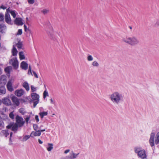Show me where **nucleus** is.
I'll list each match as a JSON object with an SVG mask.
<instances>
[{
  "label": "nucleus",
  "instance_id": "obj_52",
  "mask_svg": "<svg viewBox=\"0 0 159 159\" xmlns=\"http://www.w3.org/2000/svg\"><path fill=\"white\" fill-rule=\"evenodd\" d=\"M35 119L37 120V122H38L39 120V117L37 115H36L35 116Z\"/></svg>",
  "mask_w": 159,
  "mask_h": 159
},
{
  "label": "nucleus",
  "instance_id": "obj_21",
  "mask_svg": "<svg viewBox=\"0 0 159 159\" xmlns=\"http://www.w3.org/2000/svg\"><path fill=\"white\" fill-rule=\"evenodd\" d=\"M142 148L139 146H136L134 148V152L138 154L141 150Z\"/></svg>",
  "mask_w": 159,
  "mask_h": 159
},
{
  "label": "nucleus",
  "instance_id": "obj_55",
  "mask_svg": "<svg viewBox=\"0 0 159 159\" xmlns=\"http://www.w3.org/2000/svg\"><path fill=\"white\" fill-rule=\"evenodd\" d=\"M70 151V150L68 149H67V150H66L64 151V153L65 154H67Z\"/></svg>",
  "mask_w": 159,
  "mask_h": 159
},
{
  "label": "nucleus",
  "instance_id": "obj_61",
  "mask_svg": "<svg viewBox=\"0 0 159 159\" xmlns=\"http://www.w3.org/2000/svg\"><path fill=\"white\" fill-rule=\"evenodd\" d=\"M45 129H44L41 130H40V131H41V132H43V131H45Z\"/></svg>",
  "mask_w": 159,
  "mask_h": 159
},
{
  "label": "nucleus",
  "instance_id": "obj_22",
  "mask_svg": "<svg viewBox=\"0 0 159 159\" xmlns=\"http://www.w3.org/2000/svg\"><path fill=\"white\" fill-rule=\"evenodd\" d=\"M11 52L12 55L13 56H16L17 54L18 51L14 45L13 46V48Z\"/></svg>",
  "mask_w": 159,
  "mask_h": 159
},
{
  "label": "nucleus",
  "instance_id": "obj_46",
  "mask_svg": "<svg viewBox=\"0 0 159 159\" xmlns=\"http://www.w3.org/2000/svg\"><path fill=\"white\" fill-rule=\"evenodd\" d=\"M0 8L1 9H2L3 10H5L7 9V7H6L5 6L2 5L0 7Z\"/></svg>",
  "mask_w": 159,
  "mask_h": 159
},
{
  "label": "nucleus",
  "instance_id": "obj_50",
  "mask_svg": "<svg viewBox=\"0 0 159 159\" xmlns=\"http://www.w3.org/2000/svg\"><path fill=\"white\" fill-rule=\"evenodd\" d=\"M55 113H56V112H55V113H52L51 116H50L52 117H54V116H55V117H57V116L56 115Z\"/></svg>",
  "mask_w": 159,
  "mask_h": 159
},
{
  "label": "nucleus",
  "instance_id": "obj_11",
  "mask_svg": "<svg viewBox=\"0 0 159 159\" xmlns=\"http://www.w3.org/2000/svg\"><path fill=\"white\" fill-rule=\"evenodd\" d=\"M5 21L8 24H11V19L10 15L7 12L5 15Z\"/></svg>",
  "mask_w": 159,
  "mask_h": 159
},
{
  "label": "nucleus",
  "instance_id": "obj_43",
  "mask_svg": "<svg viewBox=\"0 0 159 159\" xmlns=\"http://www.w3.org/2000/svg\"><path fill=\"white\" fill-rule=\"evenodd\" d=\"M31 89L32 92H34L36 90V88L33 86H31Z\"/></svg>",
  "mask_w": 159,
  "mask_h": 159
},
{
  "label": "nucleus",
  "instance_id": "obj_41",
  "mask_svg": "<svg viewBox=\"0 0 159 159\" xmlns=\"http://www.w3.org/2000/svg\"><path fill=\"white\" fill-rule=\"evenodd\" d=\"M30 118V116H26V118L25 119V120L26 123H28V121H29Z\"/></svg>",
  "mask_w": 159,
  "mask_h": 159
},
{
  "label": "nucleus",
  "instance_id": "obj_13",
  "mask_svg": "<svg viewBox=\"0 0 159 159\" xmlns=\"http://www.w3.org/2000/svg\"><path fill=\"white\" fill-rule=\"evenodd\" d=\"M25 93V92L23 89H20L17 90L15 91V94L18 97H20L23 95Z\"/></svg>",
  "mask_w": 159,
  "mask_h": 159
},
{
  "label": "nucleus",
  "instance_id": "obj_56",
  "mask_svg": "<svg viewBox=\"0 0 159 159\" xmlns=\"http://www.w3.org/2000/svg\"><path fill=\"white\" fill-rule=\"evenodd\" d=\"M38 142L39 143L41 144H42L43 143V142L39 139H38Z\"/></svg>",
  "mask_w": 159,
  "mask_h": 159
},
{
  "label": "nucleus",
  "instance_id": "obj_7",
  "mask_svg": "<svg viewBox=\"0 0 159 159\" xmlns=\"http://www.w3.org/2000/svg\"><path fill=\"white\" fill-rule=\"evenodd\" d=\"M32 98L34 100H35L34 103V107H35L39 103V96L35 93H33L32 94Z\"/></svg>",
  "mask_w": 159,
  "mask_h": 159
},
{
  "label": "nucleus",
  "instance_id": "obj_5",
  "mask_svg": "<svg viewBox=\"0 0 159 159\" xmlns=\"http://www.w3.org/2000/svg\"><path fill=\"white\" fill-rule=\"evenodd\" d=\"M9 63L12 65L15 69H17L18 67V62L17 58L15 57L10 61Z\"/></svg>",
  "mask_w": 159,
  "mask_h": 159
},
{
  "label": "nucleus",
  "instance_id": "obj_3",
  "mask_svg": "<svg viewBox=\"0 0 159 159\" xmlns=\"http://www.w3.org/2000/svg\"><path fill=\"white\" fill-rule=\"evenodd\" d=\"M149 143L151 147L154 146L155 144L157 145L159 143V132H157L155 137V134L153 132L151 133L149 139Z\"/></svg>",
  "mask_w": 159,
  "mask_h": 159
},
{
  "label": "nucleus",
  "instance_id": "obj_26",
  "mask_svg": "<svg viewBox=\"0 0 159 159\" xmlns=\"http://www.w3.org/2000/svg\"><path fill=\"white\" fill-rule=\"evenodd\" d=\"M1 133L4 135L6 137H7L9 135V133L7 130H2Z\"/></svg>",
  "mask_w": 159,
  "mask_h": 159
},
{
  "label": "nucleus",
  "instance_id": "obj_10",
  "mask_svg": "<svg viewBox=\"0 0 159 159\" xmlns=\"http://www.w3.org/2000/svg\"><path fill=\"white\" fill-rule=\"evenodd\" d=\"M7 80V76L5 75H2L0 76V84L4 85L6 84Z\"/></svg>",
  "mask_w": 159,
  "mask_h": 159
},
{
  "label": "nucleus",
  "instance_id": "obj_25",
  "mask_svg": "<svg viewBox=\"0 0 159 159\" xmlns=\"http://www.w3.org/2000/svg\"><path fill=\"white\" fill-rule=\"evenodd\" d=\"M19 58L20 60L24 59H25V56L23 52H20L19 53Z\"/></svg>",
  "mask_w": 159,
  "mask_h": 159
},
{
  "label": "nucleus",
  "instance_id": "obj_40",
  "mask_svg": "<svg viewBox=\"0 0 159 159\" xmlns=\"http://www.w3.org/2000/svg\"><path fill=\"white\" fill-rule=\"evenodd\" d=\"M155 25L156 26H159V18L157 20Z\"/></svg>",
  "mask_w": 159,
  "mask_h": 159
},
{
  "label": "nucleus",
  "instance_id": "obj_19",
  "mask_svg": "<svg viewBox=\"0 0 159 159\" xmlns=\"http://www.w3.org/2000/svg\"><path fill=\"white\" fill-rule=\"evenodd\" d=\"M12 101L13 103L17 106L19 105L20 102L19 100L16 97H13L12 98Z\"/></svg>",
  "mask_w": 159,
  "mask_h": 159
},
{
  "label": "nucleus",
  "instance_id": "obj_48",
  "mask_svg": "<svg viewBox=\"0 0 159 159\" xmlns=\"http://www.w3.org/2000/svg\"><path fill=\"white\" fill-rule=\"evenodd\" d=\"M2 110H3V109H0V117H1V115H3V112L2 111Z\"/></svg>",
  "mask_w": 159,
  "mask_h": 159
},
{
  "label": "nucleus",
  "instance_id": "obj_6",
  "mask_svg": "<svg viewBox=\"0 0 159 159\" xmlns=\"http://www.w3.org/2000/svg\"><path fill=\"white\" fill-rule=\"evenodd\" d=\"M14 80V78H11L8 80L7 84V89L10 92H12L14 90L12 85Z\"/></svg>",
  "mask_w": 159,
  "mask_h": 159
},
{
  "label": "nucleus",
  "instance_id": "obj_35",
  "mask_svg": "<svg viewBox=\"0 0 159 159\" xmlns=\"http://www.w3.org/2000/svg\"><path fill=\"white\" fill-rule=\"evenodd\" d=\"M92 65L93 66H95L96 67H98L99 66V64L96 61H93L92 63Z\"/></svg>",
  "mask_w": 159,
  "mask_h": 159
},
{
  "label": "nucleus",
  "instance_id": "obj_33",
  "mask_svg": "<svg viewBox=\"0 0 159 159\" xmlns=\"http://www.w3.org/2000/svg\"><path fill=\"white\" fill-rule=\"evenodd\" d=\"M40 116L41 118H43L44 116H46L47 115V112H43L39 113Z\"/></svg>",
  "mask_w": 159,
  "mask_h": 159
},
{
  "label": "nucleus",
  "instance_id": "obj_9",
  "mask_svg": "<svg viewBox=\"0 0 159 159\" xmlns=\"http://www.w3.org/2000/svg\"><path fill=\"white\" fill-rule=\"evenodd\" d=\"M138 156L139 158L142 159H146L147 156L146 152L144 149H142L141 150L138 154Z\"/></svg>",
  "mask_w": 159,
  "mask_h": 159
},
{
  "label": "nucleus",
  "instance_id": "obj_42",
  "mask_svg": "<svg viewBox=\"0 0 159 159\" xmlns=\"http://www.w3.org/2000/svg\"><path fill=\"white\" fill-rule=\"evenodd\" d=\"M48 11H49L48 10H47L46 9H44L42 11V12L44 14H46V13H47L48 12Z\"/></svg>",
  "mask_w": 159,
  "mask_h": 159
},
{
  "label": "nucleus",
  "instance_id": "obj_32",
  "mask_svg": "<svg viewBox=\"0 0 159 159\" xmlns=\"http://www.w3.org/2000/svg\"><path fill=\"white\" fill-rule=\"evenodd\" d=\"M30 135H25L24 136L23 138L22 141H25L30 138Z\"/></svg>",
  "mask_w": 159,
  "mask_h": 159
},
{
  "label": "nucleus",
  "instance_id": "obj_62",
  "mask_svg": "<svg viewBox=\"0 0 159 159\" xmlns=\"http://www.w3.org/2000/svg\"><path fill=\"white\" fill-rule=\"evenodd\" d=\"M2 102V101L0 99V105L1 104Z\"/></svg>",
  "mask_w": 159,
  "mask_h": 159
},
{
  "label": "nucleus",
  "instance_id": "obj_57",
  "mask_svg": "<svg viewBox=\"0 0 159 159\" xmlns=\"http://www.w3.org/2000/svg\"><path fill=\"white\" fill-rule=\"evenodd\" d=\"M53 144L52 143H50V151L53 149Z\"/></svg>",
  "mask_w": 159,
  "mask_h": 159
},
{
  "label": "nucleus",
  "instance_id": "obj_15",
  "mask_svg": "<svg viewBox=\"0 0 159 159\" xmlns=\"http://www.w3.org/2000/svg\"><path fill=\"white\" fill-rule=\"evenodd\" d=\"M2 103L6 105H10L11 104V102L10 100L7 98H4L2 100Z\"/></svg>",
  "mask_w": 159,
  "mask_h": 159
},
{
  "label": "nucleus",
  "instance_id": "obj_45",
  "mask_svg": "<svg viewBox=\"0 0 159 159\" xmlns=\"http://www.w3.org/2000/svg\"><path fill=\"white\" fill-rule=\"evenodd\" d=\"M28 2L30 4H33L34 2V0H28Z\"/></svg>",
  "mask_w": 159,
  "mask_h": 159
},
{
  "label": "nucleus",
  "instance_id": "obj_1",
  "mask_svg": "<svg viewBox=\"0 0 159 159\" xmlns=\"http://www.w3.org/2000/svg\"><path fill=\"white\" fill-rule=\"evenodd\" d=\"M110 98L113 103L117 105L122 102L124 100L122 94L118 91L113 93L110 95Z\"/></svg>",
  "mask_w": 159,
  "mask_h": 159
},
{
  "label": "nucleus",
  "instance_id": "obj_24",
  "mask_svg": "<svg viewBox=\"0 0 159 159\" xmlns=\"http://www.w3.org/2000/svg\"><path fill=\"white\" fill-rule=\"evenodd\" d=\"M50 30H51V33L50 34V38L51 37L53 39L54 38L55 39H56L55 36L56 32L54 31L53 28H52L51 29L50 28Z\"/></svg>",
  "mask_w": 159,
  "mask_h": 159
},
{
  "label": "nucleus",
  "instance_id": "obj_58",
  "mask_svg": "<svg viewBox=\"0 0 159 159\" xmlns=\"http://www.w3.org/2000/svg\"><path fill=\"white\" fill-rule=\"evenodd\" d=\"M12 134H13V133L12 132H11L10 134V140L11 141V138L12 136Z\"/></svg>",
  "mask_w": 159,
  "mask_h": 159
},
{
  "label": "nucleus",
  "instance_id": "obj_54",
  "mask_svg": "<svg viewBox=\"0 0 159 159\" xmlns=\"http://www.w3.org/2000/svg\"><path fill=\"white\" fill-rule=\"evenodd\" d=\"M12 125H9L7 126V128L9 129L12 128Z\"/></svg>",
  "mask_w": 159,
  "mask_h": 159
},
{
  "label": "nucleus",
  "instance_id": "obj_34",
  "mask_svg": "<svg viewBox=\"0 0 159 159\" xmlns=\"http://www.w3.org/2000/svg\"><path fill=\"white\" fill-rule=\"evenodd\" d=\"M87 60L89 61H91L93 60V58L91 55H89L87 57Z\"/></svg>",
  "mask_w": 159,
  "mask_h": 159
},
{
  "label": "nucleus",
  "instance_id": "obj_51",
  "mask_svg": "<svg viewBox=\"0 0 159 159\" xmlns=\"http://www.w3.org/2000/svg\"><path fill=\"white\" fill-rule=\"evenodd\" d=\"M24 27L25 31V32L27 31V30H28V29L27 26L25 25H24Z\"/></svg>",
  "mask_w": 159,
  "mask_h": 159
},
{
  "label": "nucleus",
  "instance_id": "obj_30",
  "mask_svg": "<svg viewBox=\"0 0 159 159\" xmlns=\"http://www.w3.org/2000/svg\"><path fill=\"white\" fill-rule=\"evenodd\" d=\"M12 69V67L11 66H8L5 68V71L7 73H9L10 70Z\"/></svg>",
  "mask_w": 159,
  "mask_h": 159
},
{
  "label": "nucleus",
  "instance_id": "obj_59",
  "mask_svg": "<svg viewBox=\"0 0 159 159\" xmlns=\"http://www.w3.org/2000/svg\"><path fill=\"white\" fill-rule=\"evenodd\" d=\"M48 145L49 146V147L48 148L47 150L48 151H50V144L48 143Z\"/></svg>",
  "mask_w": 159,
  "mask_h": 159
},
{
  "label": "nucleus",
  "instance_id": "obj_4",
  "mask_svg": "<svg viewBox=\"0 0 159 159\" xmlns=\"http://www.w3.org/2000/svg\"><path fill=\"white\" fill-rule=\"evenodd\" d=\"M16 123L19 127H21L23 126L25 123V121L22 117L17 115L16 117Z\"/></svg>",
  "mask_w": 159,
  "mask_h": 159
},
{
  "label": "nucleus",
  "instance_id": "obj_53",
  "mask_svg": "<svg viewBox=\"0 0 159 159\" xmlns=\"http://www.w3.org/2000/svg\"><path fill=\"white\" fill-rule=\"evenodd\" d=\"M33 75H34V76L36 78H38V75H37V74H36V73L34 71H33Z\"/></svg>",
  "mask_w": 159,
  "mask_h": 159
},
{
  "label": "nucleus",
  "instance_id": "obj_8",
  "mask_svg": "<svg viewBox=\"0 0 159 159\" xmlns=\"http://www.w3.org/2000/svg\"><path fill=\"white\" fill-rule=\"evenodd\" d=\"M57 105L55 99H50V109L55 111L57 109Z\"/></svg>",
  "mask_w": 159,
  "mask_h": 159
},
{
  "label": "nucleus",
  "instance_id": "obj_23",
  "mask_svg": "<svg viewBox=\"0 0 159 159\" xmlns=\"http://www.w3.org/2000/svg\"><path fill=\"white\" fill-rule=\"evenodd\" d=\"M23 86L25 89L27 91H28L29 90L30 87L29 85L27 82H24L23 84Z\"/></svg>",
  "mask_w": 159,
  "mask_h": 159
},
{
  "label": "nucleus",
  "instance_id": "obj_17",
  "mask_svg": "<svg viewBox=\"0 0 159 159\" xmlns=\"http://www.w3.org/2000/svg\"><path fill=\"white\" fill-rule=\"evenodd\" d=\"M15 23L17 25H22L23 23L21 18H17L15 20Z\"/></svg>",
  "mask_w": 159,
  "mask_h": 159
},
{
  "label": "nucleus",
  "instance_id": "obj_36",
  "mask_svg": "<svg viewBox=\"0 0 159 159\" xmlns=\"http://www.w3.org/2000/svg\"><path fill=\"white\" fill-rule=\"evenodd\" d=\"M47 96H48V93L46 91H45L43 93V98L45 99Z\"/></svg>",
  "mask_w": 159,
  "mask_h": 159
},
{
  "label": "nucleus",
  "instance_id": "obj_28",
  "mask_svg": "<svg viewBox=\"0 0 159 159\" xmlns=\"http://www.w3.org/2000/svg\"><path fill=\"white\" fill-rule=\"evenodd\" d=\"M6 29V27L3 25H0V31L3 33L4 30Z\"/></svg>",
  "mask_w": 159,
  "mask_h": 159
},
{
  "label": "nucleus",
  "instance_id": "obj_49",
  "mask_svg": "<svg viewBox=\"0 0 159 159\" xmlns=\"http://www.w3.org/2000/svg\"><path fill=\"white\" fill-rule=\"evenodd\" d=\"M3 122L1 121H0V128L2 127H3Z\"/></svg>",
  "mask_w": 159,
  "mask_h": 159
},
{
  "label": "nucleus",
  "instance_id": "obj_2",
  "mask_svg": "<svg viewBox=\"0 0 159 159\" xmlns=\"http://www.w3.org/2000/svg\"><path fill=\"white\" fill-rule=\"evenodd\" d=\"M123 42L132 46H136L139 43V39L136 37H127L122 39Z\"/></svg>",
  "mask_w": 159,
  "mask_h": 159
},
{
  "label": "nucleus",
  "instance_id": "obj_18",
  "mask_svg": "<svg viewBox=\"0 0 159 159\" xmlns=\"http://www.w3.org/2000/svg\"><path fill=\"white\" fill-rule=\"evenodd\" d=\"M41 131L40 130H38L35 132H32L31 133L30 136L32 137H34V136H39L41 135Z\"/></svg>",
  "mask_w": 159,
  "mask_h": 159
},
{
  "label": "nucleus",
  "instance_id": "obj_16",
  "mask_svg": "<svg viewBox=\"0 0 159 159\" xmlns=\"http://www.w3.org/2000/svg\"><path fill=\"white\" fill-rule=\"evenodd\" d=\"M20 66L22 69L26 70L28 69V65L26 62L23 61L21 63Z\"/></svg>",
  "mask_w": 159,
  "mask_h": 159
},
{
  "label": "nucleus",
  "instance_id": "obj_12",
  "mask_svg": "<svg viewBox=\"0 0 159 159\" xmlns=\"http://www.w3.org/2000/svg\"><path fill=\"white\" fill-rule=\"evenodd\" d=\"M7 12L9 13H10L11 15L14 18H15L16 16V14L17 13L14 10H10V7H8L7 9Z\"/></svg>",
  "mask_w": 159,
  "mask_h": 159
},
{
  "label": "nucleus",
  "instance_id": "obj_31",
  "mask_svg": "<svg viewBox=\"0 0 159 159\" xmlns=\"http://www.w3.org/2000/svg\"><path fill=\"white\" fill-rule=\"evenodd\" d=\"M16 45L17 46V48L20 49L22 48V43L20 42H18L16 44Z\"/></svg>",
  "mask_w": 159,
  "mask_h": 159
},
{
  "label": "nucleus",
  "instance_id": "obj_60",
  "mask_svg": "<svg viewBox=\"0 0 159 159\" xmlns=\"http://www.w3.org/2000/svg\"><path fill=\"white\" fill-rule=\"evenodd\" d=\"M2 70L1 68L0 67V75L2 74Z\"/></svg>",
  "mask_w": 159,
  "mask_h": 159
},
{
  "label": "nucleus",
  "instance_id": "obj_27",
  "mask_svg": "<svg viewBox=\"0 0 159 159\" xmlns=\"http://www.w3.org/2000/svg\"><path fill=\"white\" fill-rule=\"evenodd\" d=\"M18 127H19L18 125L16 123L12 125V130L13 131H16L17 130Z\"/></svg>",
  "mask_w": 159,
  "mask_h": 159
},
{
  "label": "nucleus",
  "instance_id": "obj_44",
  "mask_svg": "<svg viewBox=\"0 0 159 159\" xmlns=\"http://www.w3.org/2000/svg\"><path fill=\"white\" fill-rule=\"evenodd\" d=\"M33 128L34 130H37L38 129V126L36 125H33Z\"/></svg>",
  "mask_w": 159,
  "mask_h": 159
},
{
  "label": "nucleus",
  "instance_id": "obj_20",
  "mask_svg": "<svg viewBox=\"0 0 159 159\" xmlns=\"http://www.w3.org/2000/svg\"><path fill=\"white\" fill-rule=\"evenodd\" d=\"M6 93V89L5 87L3 86H2L0 87V95L4 94Z\"/></svg>",
  "mask_w": 159,
  "mask_h": 159
},
{
  "label": "nucleus",
  "instance_id": "obj_39",
  "mask_svg": "<svg viewBox=\"0 0 159 159\" xmlns=\"http://www.w3.org/2000/svg\"><path fill=\"white\" fill-rule=\"evenodd\" d=\"M9 117L12 119H13L14 118V115L13 112H11L9 114Z\"/></svg>",
  "mask_w": 159,
  "mask_h": 159
},
{
  "label": "nucleus",
  "instance_id": "obj_14",
  "mask_svg": "<svg viewBox=\"0 0 159 159\" xmlns=\"http://www.w3.org/2000/svg\"><path fill=\"white\" fill-rule=\"evenodd\" d=\"M80 153H75L73 151L71 152V153L70 156H66V158H68L69 159H74L78 157V155Z\"/></svg>",
  "mask_w": 159,
  "mask_h": 159
},
{
  "label": "nucleus",
  "instance_id": "obj_47",
  "mask_svg": "<svg viewBox=\"0 0 159 159\" xmlns=\"http://www.w3.org/2000/svg\"><path fill=\"white\" fill-rule=\"evenodd\" d=\"M28 74H32L31 68L30 66H29V70L28 71Z\"/></svg>",
  "mask_w": 159,
  "mask_h": 159
},
{
  "label": "nucleus",
  "instance_id": "obj_29",
  "mask_svg": "<svg viewBox=\"0 0 159 159\" xmlns=\"http://www.w3.org/2000/svg\"><path fill=\"white\" fill-rule=\"evenodd\" d=\"M19 111L20 113H21L22 115H25V113H26V112L25 110V109L23 108H20L19 110Z\"/></svg>",
  "mask_w": 159,
  "mask_h": 159
},
{
  "label": "nucleus",
  "instance_id": "obj_38",
  "mask_svg": "<svg viewBox=\"0 0 159 159\" xmlns=\"http://www.w3.org/2000/svg\"><path fill=\"white\" fill-rule=\"evenodd\" d=\"M4 20V15L2 13H0V21H2Z\"/></svg>",
  "mask_w": 159,
  "mask_h": 159
},
{
  "label": "nucleus",
  "instance_id": "obj_37",
  "mask_svg": "<svg viewBox=\"0 0 159 159\" xmlns=\"http://www.w3.org/2000/svg\"><path fill=\"white\" fill-rule=\"evenodd\" d=\"M22 29H19L16 34L17 35H20L22 34Z\"/></svg>",
  "mask_w": 159,
  "mask_h": 159
}]
</instances>
